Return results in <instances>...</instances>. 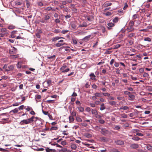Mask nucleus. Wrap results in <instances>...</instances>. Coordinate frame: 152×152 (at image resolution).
I'll use <instances>...</instances> for the list:
<instances>
[{
    "mask_svg": "<svg viewBox=\"0 0 152 152\" xmlns=\"http://www.w3.org/2000/svg\"><path fill=\"white\" fill-rule=\"evenodd\" d=\"M35 118L36 120L38 119V117H35L34 116H32L31 118H28L27 119H23L19 123V124L20 125H23L24 124H27L31 123L34 121V119Z\"/></svg>",
    "mask_w": 152,
    "mask_h": 152,
    "instance_id": "f257e3e1",
    "label": "nucleus"
},
{
    "mask_svg": "<svg viewBox=\"0 0 152 152\" xmlns=\"http://www.w3.org/2000/svg\"><path fill=\"white\" fill-rule=\"evenodd\" d=\"M134 21L132 20L130 21L129 23V26L126 29V30L129 31V32L133 31L134 28H133V26L134 25Z\"/></svg>",
    "mask_w": 152,
    "mask_h": 152,
    "instance_id": "f03ea898",
    "label": "nucleus"
},
{
    "mask_svg": "<svg viewBox=\"0 0 152 152\" xmlns=\"http://www.w3.org/2000/svg\"><path fill=\"white\" fill-rule=\"evenodd\" d=\"M101 133L103 135L111 134V132L109 131L104 128H102L100 131Z\"/></svg>",
    "mask_w": 152,
    "mask_h": 152,
    "instance_id": "7ed1b4c3",
    "label": "nucleus"
},
{
    "mask_svg": "<svg viewBox=\"0 0 152 152\" xmlns=\"http://www.w3.org/2000/svg\"><path fill=\"white\" fill-rule=\"evenodd\" d=\"M60 71L62 73H65L70 70L69 68H67V66L63 65L60 69Z\"/></svg>",
    "mask_w": 152,
    "mask_h": 152,
    "instance_id": "20e7f679",
    "label": "nucleus"
},
{
    "mask_svg": "<svg viewBox=\"0 0 152 152\" xmlns=\"http://www.w3.org/2000/svg\"><path fill=\"white\" fill-rule=\"evenodd\" d=\"M86 122L90 123V121L89 120H85L83 121L82 123L81 124V125L83 126L86 127L88 125V124L86 123Z\"/></svg>",
    "mask_w": 152,
    "mask_h": 152,
    "instance_id": "39448f33",
    "label": "nucleus"
},
{
    "mask_svg": "<svg viewBox=\"0 0 152 152\" xmlns=\"http://www.w3.org/2000/svg\"><path fill=\"white\" fill-rule=\"evenodd\" d=\"M130 147L133 149H137L138 148L139 145L137 144L133 143L130 145Z\"/></svg>",
    "mask_w": 152,
    "mask_h": 152,
    "instance_id": "423d86ee",
    "label": "nucleus"
},
{
    "mask_svg": "<svg viewBox=\"0 0 152 152\" xmlns=\"http://www.w3.org/2000/svg\"><path fill=\"white\" fill-rule=\"evenodd\" d=\"M1 33H3L7 35L8 34V31L6 28H2L1 29Z\"/></svg>",
    "mask_w": 152,
    "mask_h": 152,
    "instance_id": "0eeeda50",
    "label": "nucleus"
},
{
    "mask_svg": "<svg viewBox=\"0 0 152 152\" xmlns=\"http://www.w3.org/2000/svg\"><path fill=\"white\" fill-rule=\"evenodd\" d=\"M107 25L108 26L107 28L109 30H111L112 29V28L115 26V24L113 23H108Z\"/></svg>",
    "mask_w": 152,
    "mask_h": 152,
    "instance_id": "6e6552de",
    "label": "nucleus"
},
{
    "mask_svg": "<svg viewBox=\"0 0 152 152\" xmlns=\"http://www.w3.org/2000/svg\"><path fill=\"white\" fill-rule=\"evenodd\" d=\"M115 142L117 145H123L124 144V142L121 140H117L115 141Z\"/></svg>",
    "mask_w": 152,
    "mask_h": 152,
    "instance_id": "1a4fd4ad",
    "label": "nucleus"
},
{
    "mask_svg": "<svg viewBox=\"0 0 152 152\" xmlns=\"http://www.w3.org/2000/svg\"><path fill=\"white\" fill-rule=\"evenodd\" d=\"M135 33H129L127 34V37L128 38H131L135 36Z\"/></svg>",
    "mask_w": 152,
    "mask_h": 152,
    "instance_id": "9d476101",
    "label": "nucleus"
},
{
    "mask_svg": "<svg viewBox=\"0 0 152 152\" xmlns=\"http://www.w3.org/2000/svg\"><path fill=\"white\" fill-rule=\"evenodd\" d=\"M129 98L128 99L130 101H133L135 98V96L134 95L132 94H130L129 95Z\"/></svg>",
    "mask_w": 152,
    "mask_h": 152,
    "instance_id": "9b49d317",
    "label": "nucleus"
},
{
    "mask_svg": "<svg viewBox=\"0 0 152 152\" xmlns=\"http://www.w3.org/2000/svg\"><path fill=\"white\" fill-rule=\"evenodd\" d=\"M64 45H67V44L66 43H60L59 42H58V43H57L55 44V46L57 47H61Z\"/></svg>",
    "mask_w": 152,
    "mask_h": 152,
    "instance_id": "f8f14e48",
    "label": "nucleus"
},
{
    "mask_svg": "<svg viewBox=\"0 0 152 152\" xmlns=\"http://www.w3.org/2000/svg\"><path fill=\"white\" fill-rule=\"evenodd\" d=\"M91 37V35H89L87 36H86L83 39V40L85 42H86L87 41L89 40Z\"/></svg>",
    "mask_w": 152,
    "mask_h": 152,
    "instance_id": "ddd939ff",
    "label": "nucleus"
},
{
    "mask_svg": "<svg viewBox=\"0 0 152 152\" xmlns=\"http://www.w3.org/2000/svg\"><path fill=\"white\" fill-rule=\"evenodd\" d=\"M47 152H56V150L54 149H50L49 148H47L45 149Z\"/></svg>",
    "mask_w": 152,
    "mask_h": 152,
    "instance_id": "4468645a",
    "label": "nucleus"
},
{
    "mask_svg": "<svg viewBox=\"0 0 152 152\" xmlns=\"http://www.w3.org/2000/svg\"><path fill=\"white\" fill-rule=\"evenodd\" d=\"M112 4V3L111 2H110L109 1H106L105 2L104 4V7H107L111 5Z\"/></svg>",
    "mask_w": 152,
    "mask_h": 152,
    "instance_id": "2eb2a0df",
    "label": "nucleus"
},
{
    "mask_svg": "<svg viewBox=\"0 0 152 152\" xmlns=\"http://www.w3.org/2000/svg\"><path fill=\"white\" fill-rule=\"evenodd\" d=\"M89 76L91 77V80H96V76L93 73H91Z\"/></svg>",
    "mask_w": 152,
    "mask_h": 152,
    "instance_id": "dca6fc26",
    "label": "nucleus"
},
{
    "mask_svg": "<svg viewBox=\"0 0 152 152\" xmlns=\"http://www.w3.org/2000/svg\"><path fill=\"white\" fill-rule=\"evenodd\" d=\"M61 38L64 39V38H63V37H54L53 38V39H52V41L53 42H54V41H55L56 40H57L59 39H60Z\"/></svg>",
    "mask_w": 152,
    "mask_h": 152,
    "instance_id": "f3484780",
    "label": "nucleus"
},
{
    "mask_svg": "<svg viewBox=\"0 0 152 152\" xmlns=\"http://www.w3.org/2000/svg\"><path fill=\"white\" fill-rule=\"evenodd\" d=\"M91 113L93 114L96 115L98 114V112L95 109H91Z\"/></svg>",
    "mask_w": 152,
    "mask_h": 152,
    "instance_id": "a211bd4d",
    "label": "nucleus"
},
{
    "mask_svg": "<svg viewBox=\"0 0 152 152\" xmlns=\"http://www.w3.org/2000/svg\"><path fill=\"white\" fill-rule=\"evenodd\" d=\"M77 108L78 109V110L80 112H83L84 111V107H81V106L77 107Z\"/></svg>",
    "mask_w": 152,
    "mask_h": 152,
    "instance_id": "6ab92c4d",
    "label": "nucleus"
},
{
    "mask_svg": "<svg viewBox=\"0 0 152 152\" xmlns=\"http://www.w3.org/2000/svg\"><path fill=\"white\" fill-rule=\"evenodd\" d=\"M101 128H100V126H96L94 127V129L96 131H99L100 129L101 130Z\"/></svg>",
    "mask_w": 152,
    "mask_h": 152,
    "instance_id": "aec40b11",
    "label": "nucleus"
},
{
    "mask_svg": "<svg viewBox=\"0 0 152 152\" xmlns=\"http://www.w3.org/2000/svg\"><path fill=\"white\" fill-rule=\"evenodd\" d=\"M50 18V16L48 15H45L44 18V19L46 22L48 23V20Z\"/></svg>",
    "mask_w": 152,
    "mask_h": 152,
    "instance_id": "412c9836",
    "label": "nucleus"
},
{
    "mask_svg": "<svg viewBox=\"0 0 152 152\" xmlns=\"http://www.w3.org/2000/svg\"><path fill=\"white\" fill-rule=\"evenodd\" d=\"M13 50H12V51H11V50H10V53H15L16 52V50H17V49L14 48V47H13Z\"/></svg>",
    "mask_w": 152,
    "mask_h": 152,
    "instance_id": "4be33fe9",
    "label": "nucleus"
},
{
    "mask_svg": "<svg viewBox=\"0 0 152 152\" xmlns=\"http://www.w3.org/2000/svg\"><path fill=\"white\" fill-rule=\"evenodd\" d=\"M94 95L96 97H101L102 96V94L99 93H96L94 94Z\"/></svg>",
    "mask_w": 152,
    "mask_h": 152,
    "instance_id": "5701e85b",
    "label": "nucleus"
},
{
    "mask_svg": "<svg viewBox=\"0 0 152 152\" xmlns=\"http://www.w3.org/2000/svg\"><path fill=\"white\" fill-rule=\"evenodd\" d=\"M101 107L100 108V110H103L105 109V107L104 106V103L102 104L100 106Z\"/></svg>",
    "mask_w": 152,
    "mask_h": 152,
    "instance_id": "b1692460",
    "label": "nucleus"
},
{
    "mask_svg": "<svg viewBox=\"0 0 152 152\" xmlns=\"http://www.w3.org/2000/svg\"><path fill=\"white\" fill-rule=\"evenodd\" d=\"M69 121L70 123H72L74 121V118L72 116H69Z\"/></svg>",
    "mask_w": 152,
    "mask_h": 152,
    "instance_id": "393cba45",
    "label": "nucleus"
},
{
    "mask_svg": "<svg viewBox=\"0 0 152 152\" xmlns=\"http://www.w3.org/2000/svg\"><path fill=\"white\" fill-rule=\"evenodd\" d=\"M56 56L55 55L50 56H48L47 57V58L48 59H52L53 60L55 59V58Z\"/></svg>",
    "mask_w": 152,
    "mask_h": 152,
    "instance_id": "a878e982",
    "label": "nucleus"
},
{
    "mask_svg": "<svg viewBox=\"0 0 152 152\" xmlns=\"http://www.w3.org/2000/svg\"><path fill=\"white\" fill-rule=\"evenodd\" d=\"M109 103L110 104L112 105H115L116 104V102L114 101H110Z\"/></svg>",
    "mask_w": 152,
    "mask_h": 152,
    "instance_id": "bb28decb",
    "label": "nucleus"
},
{
    "mask_svg": "<svg viewBox=\"0 0 152 152\" xmlns=\"http://www.w3.org/2000/svg\"><path fill=\"white\" fill-rule=\"evenodd\" d=\"M129 44L130 45H132L134 43V39L132 38H131L130 40H129L128 42Z\"/></svg>",
    "mask_w": 152,
    "mask_h": 152,
    "instance_id": "cd10ccee",
    "label": "nucleus"
},
{
    "mask_svg": "<svg viewBox=\"0 0 152 152\" xmlns=\"http://www.w3.org/2000/svg\"><path fill=\"white\" fill-rule=\"evenodd\" d=\"M120 116L121 118H127L128 116L127 115L125 114V113H123L121 114Z\"/></svg>",
    "mask_w": 152,
    "mask_h": 152,
    "instance_id": "c85d7f7f",
    "label": "nucleus"
},
{
    "mask_svg": "<svg viewBox=\"0 0 152 152\" xmlns=\"http://www.w3.org/2000/svg\"><path fill=\"white\" fill-rule=\"evenodd\" d=\"M132 139L136 141L139 140L140 138L138 137H134L132 138Z\"/></svg>",
    "mask_w": 152,
    "mask_h": 152,
    "instance_id": "c756f323",
    "label": "nucleus"
},
{
    "mask_svg": "<svg viewBox=\"0 0 152 152\" xmlns=\"http://www.w3.org/2000/svg\"><path fill=\"white\" fill-rule=\"evenodd\" d=\"M144 40L145 41H147L148 42H151V39L149 37H147L144 38Z\"/></svg>",
    "mask_w": 152,
    "mask_h": 152,
    "instance_id": "7c9ffc66",
    "label": "nucleus"
},
{
    "mask_svg": "<svg viewBox=\"0 0 152 152\" xmlns=\"http://www.w3.org/2000/svg\"><path fill=\"white\" fill-rule=\"evenodd\" d=\"M119 20V18L118 17H115L113 20V21L114 23H117Z\"/></svg>",
    "mask_w": 152,
    "mask_h": 152,
    "instance_id": "2f4dec72",
    "label": "nucleus"
},
{
    "mask_svg": "<svg viewBox=\"0 0 152 152\" xmlns=\"http://www.w3.org/2000/svg\"><path fill=\"white\" fill-rule=\"evenodd\" d=\"M52 3L54 4L55 6L57 5L59 3V2L56 0H54L52 1Z\"/></svg>",
    "mask_w": 152,
    "mask_h": 152,
    "instance_id": "473e14b6",
    "label": "nucleus"
},
{
    "mask_svg": "<svg viewBox=\"0 0 152 152\" xmlns=\"http://www.w3.org/2000/svg\"><path fill=\"white\" fill-rule=\"evenodd\" d=\"M140 131L139 130H137L136 131V132H137L136 133V135L139 136H143V134L141 133H138V132Z\"/></svg>",
    "mask_w": 152,
    "mask_h": 152,
    "instance_id": "72a5a7b5",
    "label": "nucleus"
},
{
    "mask_svg": "<svg viewBox=\"0 0 152 152\" xmlns=\"http://www.w3.org/2000/svg\"><path fill=\"white\" fill-rule=\"evenodd\" d=\"M8 68L10 71H12L14 69V66L13 65H10L8 67Z\"/></svg>",
    "mask_w": 152,
    "mask_h": 152,
    "instance_id": "f704fd0d",
    "label": "nucleus"
},
{
    "mask_svg": "<svg viewBox=\"0 0 152 152\" xmlns=\"http://www.w3.org/2000/svg\"><path fill=\"white\" fill-rule=\"evenodd\" d=\"M121 46V45L120 44H117L116 45H115L114 46V47L113 49H116L118 48Z\"/></svg>",
    "mask_w": 152,
    "mask_h": 152,
    "instance_id": "c9c22d12",
    "label": "nucleus"
},
{
    "mask_svg": "<svg viewBox=\"0 0 152 152\" xmlns=\"http://www.w3.org/2000/svg\"><path fill=\"white\" fill-rule=\"evenodd\" d=\"M71 148L75 150L77 148V146L75 144H73L71 146Z\"/></svg>",
    "mask_w": 152,
    "mask_h": 152,
    "instance_id": "e433bc0d",
    "label": "nucleus"
},
{
    "mask_svg": "<svg viewBox=\"0 0 152 152\" xmlns=\"http://www.w3.org/2000/svg\"><path fill=\"white\" fill-rule=\"evenodd\" d=\"M58 129V128L56 126H52L50 129V130L51 131L53 130H57Z\"/></svg>",
    "mask_w": 152,
    "mask_h": 152,
    "instance_id": "4c0bfd02",
    "label": "nucleus"
},
{
    "mask_svg": "<svg viewBox=\"0 0 152 152\" xmlns=\"http://www.w3.org/2000/svg\"><path fill=\"white\" fill-rule=\"evenodd\" d=\"M71 26L73 29H75L76 28V25L75 23H72L71 24Z\"/></svg>",
    "mask_w": 152,
    "mask_h": 152,
    "instance_id": "58836bf2",
    "label": "nucleus"
},
{
    "mask_svg": "<svg viewBox=\"0 0 152 152\" xmlns=\"http://www.w3.org/2000/svg\"><path fill=\"white\" fill-rule=\"evenodd\" d=\"M112 48H110V49H109L108 50H106V52H105L107 54H110L112 52V51H110L109 50L112 49Z\"/></svg>",
    "mask_w": 152,
    "mask_h": 152,
    "instance_id": "ea45409f",
    "label": "nucleus"
},
{
    "mask_svg": "<svg viewBox=\"0 0 152 152\" xmlns=\"http://www.w3.org/2000/svg\"><path fill=\"white\" fill-rule=\"evenodd\" d=\"M76 120L77 122H82V119L79 117H77L76 118Z\"/></svg>",
    "mask_w": 152,
    "mask_h": 152,
    "instance_id": "a19ab883",
    "label": "nucleus"
},
{
    "mask_svg": "<svg viewBox=\"0 0 152 152\" xmlns=\"http://www.w3.org/2000/svg\"><path fill=\"white\" fill-rule=\"evenodd\" d=\"M15 26L13 25H10L8 27V28L9 29H12L15 28Z\"/></svg>",
    "mask_w": 152,
    "mask_h": 152,
    "instance_id": "79ce46f5",
    "label": "nucleus"
},
{
    "mask_svg": "<svg viewBox=\"0 0 152 152\" xmlns=\"http://www.w3.org/2000/svg\"><path fill=\"white\" fill-rule=\"evenodd\" d=\"M102 94L104 96H107L108 97H109L110 95V94L107 93H103Z\"/></svg>",
    "mask_w": 152,
    "mask_h": 152,
    "instance_id": "37998d69",
    "label": "nucleus"
},
{
    "mask_svg": "<svg viewBox=\"0 0 152 152\" xmlns=\"http://www.w3.org/2000/svg\"><path fill=\"white\" fill-rule=\"evenodd\" d=\"M147 148L148 150L150 151H152V146L151 145H148L147 146Z\"/></svg>",
    "mask_w": 152,
    "mask_h": 152,
    "instance_id": "c03bdc74",
    "label": "nucleus"
},
{
    "mask_svg": "<svg viewBox=\"0 0 152 152\" xmlns=\"http://www.w3.org/2000/svg\"><path fill=\"white\" fill-rule=\"evenodd\" d=\"M72 40L73 43L74 44H77V39L75 38H73L72 39Z\"/></svg>",
    "mask_w": 152,
    "mask_h": 152,
    "instance_id": "a18cd8bd",
    "label": "nucleus"
},
{
    "mask_svg": "<svg viewBox=\"0 0 152 152\" xmlns=\"http://www.w3.org/2000/svg\"><path fill=\"white\" fill-rule=\"evenodd\" d=\"M98 121L100 123L102 124H104L105 122V121L102 119L99 120Z\"/></svg>",
    "mask_w": 152,
    "mask_h": 152,
    "instance_id": "49530a36",
    "label": "nucleus"
},
{
    "mask_svg": "<svg viewBox=\"0 0 152 152\" xmlns=\"http://www.w3.org/2000/svg\"><path fill=\"white\" fill-rule=\"evenodd\" d=\"M52 9V8L50 7H46L45 10H47V11H50Z\"/></svg>",
    "mask_w": 152,
    "mask_h": 152,
    "instance_id": "de8ad7c7",
    "label": "nucleus"
},
{
    "mask_svg": "<svg viewBox=\"0 0 152 152\" xmlns=\"http://www.w3.org/2000/svg\"><path fill=\"white\" fill-rule=\"evenodd\" d=\"M18 111V110L16 108L11 110V112H12L13 113H17Z\"/></svg>",
    "mask_w": 152,
    "mask_h": 152,
    "instance_id": "09e8293b",
    "label": "nucleus"
},
{
    "mask_svg": "<svg viewBox=\"0 0 152 152\" xmlns=\"http://www.w3.org/2000/svg\"><path fill=\"white\" fill-rule=\"evenodd\" d=\"M128 7V5L126 3H125L124 4V6L123 8V9L124 10H126Z\"/></svg>",
    "mask_w": 152,
    "mask_h": 152,
    "instance_id": "8fccbe9b",
    "label": "nucleus"
},
{
    "mask_svg": "<svg viewBox=\"0 0 152 152\" xmlns=\"http://www.w3.org/2000/svg\"><path fill=\"white\" fill-rule=\"evenodd\" d=\"M27 111H29L30 110H33L32 108L28 106L27 107L26 109Z\"/></svg>",
    "mask_w": 152,
    "mask_h": 152,
    "instance_id": "3c124183",
    "label": "nucleus"
},
{
    "mask_svg": "<svg viewBox=\"0 0 152 152\" xmlns=\"http://www.w3.org/2000/svg\"><path fill=\"white\" fill-rule=\"evenodd\" d=\"M82 24H83V26L84 27H86L88 26L87 23L86 22H85V21H84L83 22Z\"/></svg>",
    "mask_w": 152,
    "mask_h": 152,
    "instance_id": "603ef678",
    "label": "nucleus"
},
{
    "mask_svg": "<svg viewBox=\"0 0 152 152\" xmlns=\"http://www.w3.org/2000/svg\"><path fill=\"white\" fill-rule=\"evenodd\" d=\"M112 13L110 12H107L105 14V15L107 16H110L112 15Z\"/></svg>",
    "mask_w": 152,
    "mask_h": 152,
    "instance_id": "864d4df0",
    "label": "nucleus"
},
{
    "mask_svg": "<svg viewBox=\"0 0 152 152\" xmlns=\"http://www.w3.org/2000/svg\"><path fill=\"white\" fill-rule=\"evenodd\" d=\"M89 105L91 107H96V105L95 103H89Z\"/></svg>",
    "mask_w": 152,
    "mask_h": 152,
    "instance_id": "5fc2aeb1",
    "label": "nucleus"
},
{
    "mask_svg": "<svg viewBox=\"0 0 152 152\" xmlns=\"http://www.w3.org/2000/svg\"><path fill=\"white\" fill-rule=\"evenodd\" d=\"M69 31V30H64L62 31L61 33L63 34H65Z\"/></svg>",
    "mask_w": 152,
    "mask_h": 152,
    "instance_id": "6e6d98bb",
    "label": "nucleus"
},
{
    "mask_svg": "<svg viewBox=\"0 0 152 152\" xmlns=\"http://www.w3.org/2000/svg\"><path fill=\"white\" fill-rule=\"evenodd\" d=\"M76 115V112L75 111H73L71 113V116L73 117L75 116Z\"/></svg>",
    "mask_w": 152,
    "mask_h": 152,
    "instance_id": "4d7b16f0",
    "label": "nucleus"
},
{
    "mask_svg": "<svg viewBox=\"0 0 152 152\" xmlns=\"http://www.w3.org/2000/svg\"><path fill=\"white\" fill-rule=\"evenodd\" d=\"M137 15H138L137 14H134V15H133L132 16L133 20H134V19H136L137 17Z\"/></svg>",
    "mask_w": 152,
    "mask_h": 152,
    "instance_id": "13d9d810",
    "label": "nucleus"
},
{
    "mask_svg": "<svg viewBox=\"0 0 152 152\" xmlns=\"http://www.w3.org/2000/svg\"><path fill=\"white\" fill-rule=\"evenodd\" d=\"M124 94L125 95H129L131 94V93L130 92L128 91H125L124 92Z\"/></svg>",
    "mask_w": 152,
    "mask_h": 152,
    "instance_id": "bf43d9fd",
    "label": "nucleus"
},
{
    "mask_svg": "<svg viewBox=\"0 0 152 152\" xmlns=\"http://www.w3.org/2000/svg\"><path fill=\"white\" fill-rule=\"evenodd\" d=\"M47 83L48 85H50L51 84V80H48L47 81Z\"/></svg>",
    "mask_w": 152,
    "mask_h": 152,
    "instance_id": "052dcab7",
    "label": "nucleus"
},
{
    "mask_svg": "<svg viewBox=\"0 0 152 152\" xmlns=\"http://www.w3.org/2000/svg\"><path fill=\"white\" fill-rule=\"evenodd\" d=\"M85 86L86 88H89L90 85L89 84L88 82H87V83H86L85 84Z\"/></svg>",
    "mask_w": 152,
    "mask_h": 152,
    "instance_id": "680f3d73",
    "label": "nucleus"
},
{
    "mask_svg": "<svg viewBox=\"0 0 152 152\" xmlns=\"http://www.w3.org/2000/svg\"><path fill=\"white\" fill-rule=\"evenodd\" d=\"M143 76L145 77H148L149 76V75L148 73L145 72L144 73Z\"/></svg>",
    "mask_w": 152,
    "mask_h": 152,
    "instance_id": "e2e57ef3",
    "label": "nucleus"
},
{
    "mask_svg": "<svg viewBox=\"0 0 152 152\" xmlns=\"http://www.w3.org/2000/svg\"><path fill=\"white\" fill-rule=\"evenodd\" d=\"M115 66L116 67H118L119 66V64L118 63L115 62L114 64Z\"/></svg>",
    "mask_w": 152,
    "mask_h": 152,
    "instance_id": "0e129e2a",
    "label": "nucleus"
},
{
    "mask_svg": "<svg viewBox=\"0 0 152 152\" xmlns=\"http://www.w3.org/2000/svg\"><path fill=\"white\" fill-rule=\"evenodd\" d=\"M36 98L38 99H41V96L40 95H37L35 96Z\"/></svg>",
    "mask_w": 152,
    "mask_h": 152,
    "instance_id": "69168bd1",
    "label": "nucleus"
},
{
    "mask_svg": "<svg viewBox=\"0 0 152 152\" xmlns=\"http://www.w3.org/2000/svg\"><path fill=\"white\" fill-rule=\"evenodd\" d=\"M140 94L141 95L144 96L146 95V93L144 92L141 91L140 93Z\"/></svg>",
    "mask_w": 152,
    "mask_h": 152,
    "instance_id": "338daca9",
    "label": "nucleus"
},
{
    "mask_svg": "<svg viewBox=\"0 0 152 152\" xmlns=\"http://www.w3.org/2000/svg\"><path fill=\"white\" fill-rule=\"evenodd\" d=\"M61 144L63 145H66V142L65 141H63L61 142Z\"/></svg>",
    "mask_w": 152,
    "mask_h": 152,
    "instance_id": "774afa93",
    "label": "nucleus"
}]
</instances>
